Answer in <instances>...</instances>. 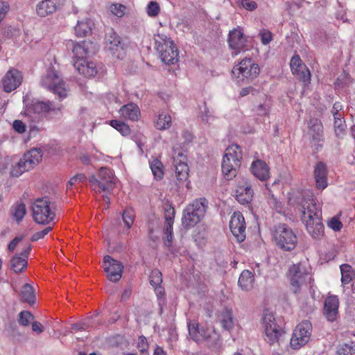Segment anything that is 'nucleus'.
Returning <instances> with one entry per match:
<instances>
[{"label": "nucleus", "instance_id": "nucleus-38", "mask_svg": "<svg viewBox=\"0 0 355 355\" xmlns=\"http://www.w3.org/2000/svg\"><path fill=\"white\" fill-rule=\"evenodd\" d=\"M20 297L22 301L30 304H33L35 300L33 288L29 284H25L21 288Z\"/></svg>", "mask_w": 355, "mask_h": 355}, {"label": "nucleus", "instance_id": "nucleus-14", "mask_svg": "<svg viewBox=\"0 0 355 355\" xmlns=\"http://www.w3.org/2000/svg\"><path fill=\"white\" fill-rule=\"evenodd\" d=\"M309 134L311 137V144L313 150L320 151L324 143L323 125L321 121L316 119H311L308 123Z\"/></svg>", "mask_w": 355, "mask_h": 355}, {"label": "nucleus", "instance_id": "nucleus-50", "mask_svg": "<svg viewBox=\"0 0 355 355\" xmlns=\"http://www.w3.org/2000/svg\"><path fill=\"white\" fill-rule=\"evenodd\" d=\"M87 180V178L84 174L80 173L77 174L76 175L73 176L70 179V180L68 182L67 184V189H71L73 185H75L78 182H85Z\"/></svg>", "mask_w": 355, "mask_h": 355}, {"label": "nucleus", "instance_id": "nucleus-13", "mask_svg": "<svg viewBox=\"0 0 355 355\" xmlns=\"http://www.w3.org/2000/svg\"><path fill=\"white\" fill-rule=\"evenodd\" d=\"M312 324L309 320H304L298 324L291 338V347L298 349L304 346L310 340Z\"/></svg>", "mask_w": 355, "mask_h": 355}, {"label": "nucleus", "instance_id": "nucleus-3", "mask_svg": "<svg viewBox=\"0 0 355 355\" xmlns=\"http://www.w3.org/2000/svg\"><path fill=\"white\" fill-rule=\"evenodd\" d=\"M259 67L251 58L243 59L232 70V76L234 81L239 84L248 83L252 80L259 73Z\"/></svg>", "mask_w": 355, "mask_h": 355}, {"label": "nucleus", "instance_id": "nucleus-56", "mask_svg": "<svg viewBox=\"0 0 355 355\" xmlns=\"http://www.w3.org/2000/svg\"><path fill=\"white\" fill-rule=\"evenodd\" d=\"M137 347L140 352H148V343L144 336H140L138 338Z\"/></svg>", "mask_w": 355, "mask_h": 355}, {"label": "nucleus", "instance_id": "nucleus-26", "mask_svg": "<svg viewBox=\"0 0 355 355\" xmlns=\"http://www.w3.org/2000/svg\"><path fill=\"white\" fill-rule=\"evenodd\" d=\"M250 170L252 173L261 181H265L269 178V168L266 163L261 159L254 161Z\"/></svg>", "mask_w": 355, "mask_h": 355}, {"label": "nucleus", "instance_id": "nucleus-35", "mask_svg": "<svg viewBox=\"0 0 355 355\" xmlns=\"http://www.w3.org/2000/svg\"><path fill=\"white\" fill-rule=\"evenodd\" d=\"M175 168V175L178 180L185 181L189 176V166L187 161L180 159L179 162L173 163Z\"/></svg>", "mask_w": 355, "mask_h": 355}, {"label": "nucleus", "instance_id": "nucleus-28", "mask_svg": "<svg viewBox=\"0 0 355 355\" xmlns=\"http://www.w3.org/2000/svg\"><path fill=\"white\" fill-rule=\"evenodd\" d=\"M92 46L93 44L92 42L86 41L75 44L72 51L74 55L73 61L87 59V56L91 53Z\"/></svg>", "mask_w": 355, "mask_h": 355}, {"label": "nucleus", "instance_id": "nucleus-24", "mask_svg": "<svg viewBox=\"0 0 355 355\" xmlns=\"http://www.w3.org/2000/svg\"><path fill=\"white\" fill-rule=\"evenodd\" d=\"M315 185L318 189H324L327 187V168L322 162H318L313 171Z\"/></svg>", "mask_w": 355, "mask_h": 355}, {"label": "nucleus", "instance_id": "nucleus-11", "mask_svg": "<svg viewBox=\"0 0 355 355\" xmlns=\"http://www.w3.org/2000/svg\"><path fill=\"white\" fill-rule=\"evenodd\" d=\"M61 108L60 105H56L52 101H33L27 106L24 113L30 116L35 114L34 117L37 119L40 116H52L53 115H57L61 112Z\"/></svg>", "mask_w": 355, "mask_h": 355}, {"label": "nucleus", "instance_id": "nucleus-43", "mask_svg": "<svg viewBox=\"0 0 355 355\" xmlns=\"http://www.w3.org/2000/svg\"><path fill=\"white\" fill-rule=\"evenodd\" d=\"M33 319L34 316L31 312L28 311H23L19 314L18 322L20 325L26 327L29 325Z\"/></svg>", "mask_w": 355, "mask_h": 355}, {"label": "nucleus", "instance_id": "nucleus-18", "mask_svg": "<svg viewBox=\"0 0 355 355\" xmlns=\"http://www.w3.org/2000/svg\"><path fill=\"white\" fill-rule=\"evenodd\" d=\"M292 73L297 76L300 81L308 84L311 80V72L309 68L303 64L298 55H294L290 62Z\"/></svg>", "mask_w": 355, "mask_h": 355}, {"label": "nucleus", "instance_id": "nucleus-12", "mask_svg": "<svg viewBox=\"0 0 355 355\" xmlns=\"http://www.w3.org/2000/svg\"><path fill=\"white\" fill-rule=\"evenodd\" d=\"M89 182L95 192H110L115 186L112 171L108 168H101L98 172V178L92 176Z\"/></svg>", "mask_w": 355, "mask_h": 355}, {"label": "nucleus", "instance_id": "nucleus-44", "mask_svg": "<svg viewBox=\"0 0 355 355\" xmlns=\"http://www.w3.org/2000/svg\"><path fill=\"white\" fill-rule=\"evenodd\" d=\"M338 355H355V343L349 342L343 344L338 350Z\"/></svg>", "mask_w": 355, "mask_h": 355}, {"label": "nucleus", "instance_id": "nucleus-53", "mask_svg": "<svg viewBox=\"0 0 355 355\" xmlns=\"http://www.w3.org/2000/svg\"><path fill=\"white\" fill-rule=\"evenodd\" d=\"M338 119V120H336V121H334V129L336 135L338 137H340L345 131V121L342 119Z\"/></svg>", "mask_w": 355, "mask_h": 355}, {"label": "nucleus", "instance_id": "nucleus-19", "mask_svg": "<svg viewBox=\"0 0 355 355\" xmlns=\"http://www.w3.org/2000/svg\"><path fill=\"white\" fill-rule=\"evenodd\" d=\"M22 79V74L19 70L16 69H10L1 80L3 90L8 93L14 91L19 87Z\"/></svg>", "mask_w": 355, "mask_h": 355}, {"label": "nucleus", "instance_id": "nucleus-17", "mask_svg": "<svg viewBox=\"0 0 355 355\" xmlns=\"http://www.w3.org/2000/svg\"><path fill=\"white\" fill-rule=\"evenodd\" d=\"M103 268L110 281L116 282L121 278L123 266L120 261L106 255L103 258Z\"/></svg>", "mask_w": 355, "mask_h": 355}, {"label": "nucleus", "instance_id": "nucleus-40", "mask_svg": "<svg viewBox=\"0 0 355 355\" xmlns=\"http://www.w3.org/2000/svg\"><path fill=\"white\" fill-rule=\"evenodd\" d=\"M110 125L119 131L123 136H128L130 134V128L124 122L118 120H111Z\"/></svg>", "mask_w": 355, "mask_h": 355}, {"label": "nucleus", "instance_id": "nucleus-51", "mask_svg": "<svg viewBox=\"0 0 355 355\" xmlns=\"http://www.w3.org/2000/svg\"><path fill=\"white\" fill-rule=\"evenodd\" d=\"M160 11L159 4L156 1H150L147 7V12L149 16L155 17Z\"/></svg>", "mask_w": 355, "mask_h": 355}, {"label": "nucleus", "instance_id": "nucleus-32", "mask_svg": "<svg viewBox=\"0 0 355 355\" xmlns=\"http://www.w3.org/2000/svg\"><path fill=\"white\" fill-rule=\"evenodd\" d=\"M189 333L192 339L195 341L206 340L209 337L203 328H199L198 323L189 322L188 324Z\"/></svg>", "mask_w": 355, "mask_h": 355}, {"label": "nucleus", "instance_id": "nucleus-30", "mask_svg": "<svg viewBox=\"0 0 355 355\" xmlns=\"http://www.w3.org/2000/svg\"><path fill=\"white\" fill-rule=\"evenodd\" d=\"M306 227L308 232L314 239H320L323 236L324 225L322 223V218L308 220L306 223Z\"/></svg>", "mask_w": 355, "mask_h": 355}, {"label": "nucleus", "instance_id": "nucleus-37", "mask_svg": "<svg viewBox=\"0 0 355 355\" xmlns=\"http://www.w3.org/2000/svg\"><path fill=\"white\" fill-rule=\"evenodd\" d=\"M341 282L343 284H349L355 279V270L349 264H343L340 266Z\"/></svg>", "mask_w": 355, "mask_h": 355}, {"label": "nucleus", "instance_id": "nucleus-22", "mask_svg": "<svg viewBox=\"0 0 355 355\" xmlns=\"http://www.w3.org/2000/svg\"><path fill=\"white\" fill-rule=\"evenodd\" d=\"M339 300L337 295L328 296L324 304V315L329 321L336 320L338 314Z\"/></svg>", "mask_w": 355, "mask_h": 355}, {"label": "nucleus", "instance_id": "nucleus-10", "mask_svg": "<svg viewBox=\"0 0 355 355\" xmlns=\"http://www.w3.org/2000/svg\"><path fill=\"white\" fill-rule=\"evenodd\" d=\"M42 153L40 148H33L26 153L23 157L12 167L10 175L19 177L25 171L35 167L42 160Z\"/></svg>", "mask_w": 355, "mask_h": 355}, {"label": "nucleus", "instance_id": "nucleus-60", "mask_svg": "<svg viewBox=\"0 0 355 355\" xmlns=\"http://www.w3.org/2000/svg\"><path fill=\"white\" fill-rule=\"evenodd\" d=\"M268 202L277 211L281 212L282 209V204L279 202L273 195L268 200Z\"/></svg>", "mask_w": 355, "mask_h": 355}, {"label": "nucleus", "instance_id": "nucleus-54", "mask_svg": "<svg viewBox=\"0 0 355 355\" xmlns=\"http://www.w3.org/2000/svg\"><path fill=\"white\" fill-rule=\"evenodd\" d=\"M259 35L261 36V42L264 45L268 44L272 39L271 32L266 29H263L260 32Z\"/></svg>", "mask_w": 355, "mask_h": 355}, {"label": "nucleus", "instance_id": "nucleus-64", "mask_svg": "<svg viewBox=\"0 0 355 355\" xmlns=\"http://www.w3.org/2000/svg\"><path fill=\"white\" fill-rule=\"evenodd\" d=\"M9 10V5L8 3L0 1V23L3 20V19L5 17L6 13L8 12Z\"/></svg>", "mask_w": 355, "mask_h": 355}, {"label": "nucleus", "instance_id": "nucleus-16", "mask_svg": "<svg viewBox=\"0 0 355 355\" xmlns=\"http://www.w3.org/2000/svg\"><path fill=\"white\" fill-rule=\"evenodd\" d=\"M230 229L238 242H243L245 239L246 225L244 217L241 212L233 213L230 221Z\"/></svg>", "mask_w": 355, "mask_h": 355}, {"label": "nucleus", "instance_id": "nucleus-5", "mask_svg": "<svg viewBox=\"0 0 355 355\" xmlns=\"http://www.w3.org/2000/svg\"><path fill=\"white\" fill-rule=\"evenodd\" d=\"M34 220L39 224H49L55 217V206L47 198H38L32 205Z\"/></svg>", "mask_w": 355, "mask_h": 355}, {"label": "nucleus", "instance_id": "nucleus-49", "mask_svg": "<svg viewBox=\"0 0 355 355\" xmlns=\"http://www.w3.org/2000/svg\"><path fill=\"white\" fill-rule=\"evenodd\" d=\"M126 8L122 4H112L110 7L112 13L119 17L124 15Z\"/></svg>", "mask_w": 355, "mask_h": 355}, {"label": "nucleus", "instance_id": "nucleus-59", "mask_svg": "<svg viewBox=\"0 0 355 355\" xmlns=\"http://www.w3.org/2000/svg\"><path fill=\"white\" fill-rule=\"evenodd\" d=\"M176 27L182 32H188L190 30L189 22L185 19H180L178 22Z\"/></svg>", "mask_w": 355, "mask_h": 355}, {"label": "nucleus", "instance_id": "nucleus-33", "mask_svg": "<svg viewBox=\"0 0 355 355\" xmlns=\"http://www.w3.org/2000/svg\"><path fill=\"white\" fill-rule=\"evenodd\" d=\"M219 320L223 328L228 331L234 327L233 312L230 309H225L219 315Z\"/></svg>", "mask_w": 355, "mask_h": 355}, {"label": "nucleus", "instance_id": "nucleus-4", "mask_svg": "<svg viewBox=\"0 0 355 355\" xmlns=\"http://www.w3.org/2000/svg\"><path fill=\"white\" fill-rule=\"evenodd\" d=\"M155 41V47L164 63L175 64L178 62L179 53L173 41L164 35H156Z\"/></svg>", "mask_w": 355, "mask_h": 355}, {"label": "nucleus", "instance_id": "nucleus-57", "mask_svg": "<svg viewBox=\"0 0 355 355\" xmlns=\"http://www.w3.org/2000/svg\"><path fill=\"white\" fill-rule=\"evenodd\" d=\"M270 105L265 103L260 104L257 109V114L259 116H268L270 111Z\"/></svg>", "mask_w": 355, "mask_h": 355}, {"label": "nucleus", "instance_id": "nucleus-20", "mask_svg": "<svg viewBox=\"0 0 355 355\" xmlns=\"http://www.w3.org/2000/svg\"><path fill=\"white\" fill-rule=\"evenodd\" d=\"M64 3V0H42L36 6V13L40 17H45L60 10Z\"/></svg>", "mask_w": 355, "mask_h": 355}, {"label": "nucleus", "instance_id": "nucleus-27", "mask_svg": "<svg viewBox=\"0 0 355 355\" xmlns=\"http://www.w3.org/2000/svg\"><path fill=\"white\" fill-rule=\"evenodd\" d=\"M253 195L254 191L248 183L239 185L236 191V199L242 205L250 203L252 200Z\"/></svg>", "mask_w": 355, "mask_h": 355}, {"label": "nucleus", "instance_id": "nucleus-63", "mask_svg": "<svg viewBox=\"0 0 355 355\" xmlns=\"http://www.w3.org/2000/svg\"><path fill=\"white\" fill-rule=\"evenodd\" d=\"M173 217L166 216V221L164 227V233L173 232Z\"/></svg>", "mask_w": 355, "mask_h": 355}, {"label": "nucleus", "instance_id": "nucleus-58", "mask_svg": "<svg viewBox=\"0 0 355 355\" xmlns=\"http://www.w3.org/2000/svg\"><path fill=\"white\" fill-rule=\"evenodd\" d=\"M90 327V321L86 320L80 322L73 324L71 325V329L74 331L85 330Z\"/></svg>", "mask_w": 355, "mask_h": 355}, {"label": "nucleus", "instance_id": "nucleus-36", "mask_svg": "<svg viewBox=\"0 0 355 355\" xmlns=\"http://www.w3.org/2000/svg\"><path fill=\"white\" fill-rule=\"evenodd\" d=\"M107 48L114 53L121 49V40L119 35L112 31V30L107 34L106 36Z\"/></svg>", "mask_w": 355, "mask_h": 355}, {"label": "nucleus", "instance_id": "nucleus-31", "mask_svg": "<svg viewBox=\"0 0 355 355\" xmlns=\"http://www.w3.org/2000/svg\"><path fill=\"white\" fill-rule=\"evenodd\" d=\"M254 275L248 270H243L239 278L238 284L243 291H250L252 288L254 284Z\"/></svg>", "mask_w": 355, "mask_h": 355}, {"label": "nucleus", "instance_id": "nucleus-1", "mask_svg": "<svg viewBox=\"0 0 355 355\" xmlns=\"http://www.w3.org/2000/svg\"><path fill=\"white\" fill-rule=\"evenodd\" d=\"M242 157L241 148L237 144H232L226 148L221 165L225 179L230 180L236 177L241 164Z\"/></svg>", "mask_w": 355, "mask_h": 355}, {"label": "nucleus", "instance_id": "nucleus-15", "mask_svg": "<svg viewBox=\"0 0 355 355\" xmlns=\"http://www.w3.org/2000/svg\"><path fill=\"white\" fill-rule=\"evenodd\" d=\"M302 220L306 223L308 220L312 221L322 218V211L311 198H304L301 202Z\"/></svg>", "mask_w": 355, "mask_h": 355}, {"label": "nucleus", "instance_id": "nucleus-29", "mask_svg": "<svg viewBox=\"0 0 355 355\" xmlns=\"http://www.w3.org/2000/svg\"><path fill=\"white\" fill-rule=\"evenodd\" d=\"M119 112L122 117L130 121H137L140 116L139 107L132 103L122 106Z\"/></svg>", "mask_w": 355, "mask_h": 355}, {"label": "nucleus", "instance_id": "nucleus-46", "mask_svg": "<svg viewBox=\"0 0 355 355\" xmlns=\"http://www.w3.org/2000/svg\"><path fill=\"white\" fill-rule=\"evenodd\" d=\"M162 282V275L158 270H153L150 275V283L153 286H159Z\"/></svg>", "mask_w": 355, "mask_h": 355}, {"label": "nucleus", "instance_id": "nucleus-62", "mask_svg": "<svg viewBox=\"0 0 355 355\" xmlns=\"http://www.w3.org/2000/svg\"><path fill=\"white\" fill-rule=\"evenodd\" d=\"M173 163L179 162L180 159L187 161V157L180 149H174L173 153Z\"/></svg>", "mask_w": 355, "mask_h": 355}, {"label": "nucleus", "instance_id": "nucleus-6", "mask_svg": "<svg viewBox=\"0 0 355 355\" xmlns=\"http://www.w3.org/2000/svg\"><path fill=\"white\" fill-rule=\"evenodd\" d=\"M272 237L275 244L282 250L291 251L297 243L295 233L286 224H279L274 227Z\"/></svg>", "mask_w": 355, "mask_h": 355}, {"label": "nucleus", "instance_id": "nucleus-61", "mask_svg": "<svg viewBox=\"0 0 355 355\" xmlns=\"http://www.w3.org/2000/svg\"><path fill=\"white\" fill-rule=\"evenodd\" d=\"M12 127L15 131L21 134L25 132L26 130V125L20 120L14 121Z\"/></svg>", "mask_w": 355, "mask_h": 355}, {"label": "nucleus", "instance_id": "nucleus-23", "mask_svg": "<svg viewBox=\"0 0 355 355\" xmlns=\"http://www.w3.org/2000/svg\"><path fill=\"white\" fill-rule=\"evenodd\" d=\"M73 66L80 74L87 78L94 77L98 72L96 64L87 59L74 60Z\"/></svg>", "mask_w": 355, "mask_h": 355}, {"label": "nucleus", "instance_id": "nucleus-9", "mask_svg": "<svg viewBox=\"0 0 355 355\" xmlns=\"http://www.w3.org/2000/svg\"><path fill=\"white\" fill-rule=\"evenodd\" d=\"M262 327L264 331V339L270 345L278 343L279 338L284 334L280 325L272 313L265 311L262 318Z\"/></svg>", "mask_w": 355, "mask_h": 355}, {"label": "nucleus", "instance_id": "nucleus-8", "mask_svg": "<svg viewBox=\"0 0 355 355\" xmlns=\"http://www.w3.org/2000/svg\"><path fill=\"white\" fill-rule=\"evenodd\" d=\"M288 278L291 290L295 293L300 292L302 286L306 285L307 280L311 281V274L307 267L302 263L293 264L289 268Z\"/></svg>", "mask_w": 355, "mask_h": 355}, {"label": "nucleus", "instance_id": "nucleus-34", "mask_svg": "<svg viewBox=\"0 0 355 355\" xmlns=\"http://www.w3.org/2000/svg\"><path fill=\"white\" fill-rule=\"evenodd\" d=\"M92 26L93 23L89 19L78 21L74 28L75 33L78 37H86L91 33Z\"/></svg>", "mask_w": 355, "mask_h": 355}, {"label": "nucleus", "instance_id": "nucleus-55", "mask_svg": "<svg viewBox=\"0 0 355 355\" xmlns=\"http://www.w3.org/2000/svg\"><path fill=\"white\" fill-rule=\"evenodd\" d=\"M53 227L51 226H49L44 229L42 231H39L35 232L31 237L32 241H36L39 239H43L49 232H50L52 230Z\"/></svg>", "mask_w": 355, "mask_h": 355}, {"label": "nucleus", "instance_id": "nucleus-7", "mask_svg": "<svg viewBox=\"0 0 355 355\" xmlns=\"http://www.w3.org/2000/svg\"><path fill=\"white\" fill-rule=\"evenodd\" d=\"M41 85L58 95L60 99L67 96V89L59 73L53 68H49L42 77Z\"/></svg>", "mask_w": 355, "mask_h": 355}, {"label": "nucleus", "instance_id": "nucleus-48", "mask_svg": "<svg viewBox=\"0 0 355 355\" xmlns=\"http://www.w3.org/2000/svg\"><path fill=\"white\" fill-rule=\"evenodd\" d=\"M200 117L201 120L205 123H209L214 121V116L212 112L207 108L206 104H205L203 109L201 110Z\"/></svg>", "mask_w": 355, "mask_h": 355}, {"label": "nucleus", "instance_id": "nucleus-47", "mask_svg": "<svg viewBox=\"0 0 355 355\" xmlns=\"http://www.w3.org/2000/svg\"><path fill=\"white\" fill-rule=\"evenodd\" d=\"M238 5L248 11H253L257 8V3L254 0H238Z\"/></svg>", "mask_w": 355, "mask_h": 355}, {"label": "nucleus", "instance_id": "nucleus-25", "mask_svg": "<svg viewBox=\"0 0 355 355\" xmlns=\"http://www.w3.org/2000/svg\"><path fill=\"white\" fill-rule=\"evenodd\" d=\"M246 42V39L243 33L239 29H234L229 33L228 43L230 47L235 50L234 54L236 55L244 48Z\"/></svg>", "mask_w": 355, "mask_h": 355}, {"label": "nucleus", "instance_id": "nucleus-21", "mask_svg": "<svg viewBox=\"0 0 355 355\" xmlns=\"http://www.w3.org/2000/svg\"><path fill=\"white\" fill-rule=\"evenodd\" d=\"M31 246L24 250L20 254L13 256L10 261V269L15 273H21L27 268V259L30 254Z\"/></svg>", "mask_w": 355, "mask_h": 355}, {"label": "nucleus", "instance_id": "nucleus-52", "mask_svg": "<svg viewBox=\"0 0 355 355\" xmlns=\"http://www.w3.org/2000/svg\"><path fill=\"white\" fill-rule=\"evenodd\" d=\"M327 225L329 228L332 229L334 231H340L343 227V224L339 220L338 218L334 216L331 218L328 223Z\"/></svg>", "mask_w": 355, "mask_h": 355}, {"label": "nucleus", "instance_id": "nucleus-39", "mask_svg": "<svg viewBox=\"0 0 355 355\" xmlns=\"http://www.w3.org/2000/svg\"><path fill=\"white\" fill-rule=\"evenodd\" d=\"M171 125V117L169 114L162 112L157 116L155 121V126L158 130H166L170 128Z\"/></svg>", "mask_w": 355, "mask_h": 355}, {"label": "nucleus", "instance_id": "nucleus-2", "mask_svg": "<svg viewBox=\"0 0 355 355\" xmlns=\"http://www.w3.org/2000/svg\"><path fill=\"white\" fill-rule=\"evenodd\" d=\"M208 207V201L200 198L189 204L183 211L182 224L186 229L194 227L205 216Z\"/></svg>", "mask_w": 355, "mask_h": 355}, {"label": "nucleus", "instance_id": "nucleus-45", "mask_svg": "<svg viewBox=\"0 0 355 355\" xmlns=\"http://www.w3.org/2000/svg\"><path fill=\"white\" fill-rule=\"evenodd\" d=\"M122 218L125 225L130 229L135 220V213L132 209H126L122 214Z\"/></svg>", "mask_w": 355, "mask_h": 355}, {"label": "nucleus", "instance_id": "nucleus-42", "mask_svg": "<svg viewBox=\"0 0 355 355\" xmlns=\"http://www.w3.org/2000/svg\"><path fill=\"white\" fill-rule=\"evenodd\" d=\"M162 167V162L158 159H154L150 163V168L155 179L160 180L162 178L164 174Z\"/></svg>", "mask_w": 355, "mask_h": 355}, {"label": "nucleus", "instance_id": "nucleus-41", "mask_svg": "<svg viewBox=\"0 0 355 355\" xmlns=\"http://www.w3.org/2000/svg\"><path fill=\"white\" fill-rule=\"evenodd\" d=\"M12 212L13 218L17 220V223H19L23 219L26 213L25 205L24 203L16 205L12 207Z\"/></svg>", "mask_w": 355, "mask_h": 355}]
</instances>
